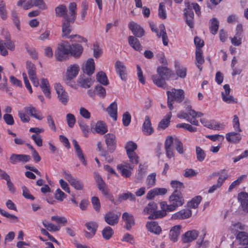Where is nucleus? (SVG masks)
<instances>
[{
  "label": "nucleus",
  "mask_w": 248,
  "mask_h": 248,
  "mask_svg": "<svg viewBox=\"0 0 248 248\" xmlns=\"http://www.w3.org/2000/svg\"><path fill=\"white\" fill-rule=\"evenodd\" d=\"M96 80L98 82L104 85L108 84L107 77L105 72L100 71L96 74Z\"/></svg>",
  "instance_id": "nucleus-44"
},
{
  "label": "nucleus",
  "mask_w": 248,
  "mask_h": 248,
  "mask_svg": "<svg viewBox=\"0 0 248 248\" xmlns=\"http://www.w3.org/2000/svg\"><path fill=\"white\" fill-rule=\"evenodd\" d=\"M69 15L68 16L70 17V19H72V21H75L77 16V4L75 2L70 3L68 6Z\"/></svg>",
  "instance_id": "nucleus-42"
},
{
  "label": "nucleus",
  "mask_w": 248,
  "mask_h": 248,
  "mask_svg": "<svg viewBox=\"0 0 248 248\" xmlns=\"http://www.w3.org/2000/svg\"><path fill=\"white\" fill-rule=\"evenodd\" d=\"M105 142L108 147V151L110 153H113L116 147V137L111 133L106 134L104 136Z\"/></svg>",
  "instance_id": "nucleus-13"
},
{
  "label": "nucleus",
  "mask_w": 248,
  "mask_h": 248,
  "mask_svg": "<svg viewBox=\"0 0 248 248\" xmlns=\"http://www.w3.org/2000/svg\"><path fill=\"white\" fill-rule=\"evenodd\" d=\"M170 204L166 202H162L160 203L161 209L165 210L167 212L174 211L178 207L181 206L184 203V199L182 193L178 190H175L169 197Z\"/></svg>",
  "instance_id": "nucleus-1"
},
{
  "label": "nucleus",
  "mask_w": 248,
  "mask_h": 248,
  "mask_svg": "<svg viewBox=\"0 0 248 248\" xmlns=\"http://www.w3.org/2000/svg\"><path fill=\"white\" fill-rule=\"evenodd\" d=\"M79 71V67L77 64L71 65L68 67L67 69L66 76L64 79V82L66 84L73 87L74 84L72 80L77 77Z\"/></svg>",
  "instance_id": "nucleus-6"
},
{
  "label": "nucleus",
  "mask_w": 248,
  "mask_h": 248,
  "mask_svg": "<svg viewBox=\"0 0 248 248\" xmlns=\"http://www.w3.org/2000/svg\"><path fill=\"white\" fill-rule=\"evenodd\" d=\"M78 83L82 88H89L93 84V82L90 78L80 76L78 78Z\"/></svg>",
  "instance_id": "nucleus-40"
},
{
  "label": "nucleus",
  "mask_w": 248,
  "mask_h": 248,
  "mask_svg": "<svg viewBox=\"0 0 248 248\" xmlns=\"http://www.w3.org/2000/svg\"><path fill=\"white\" fill-rule=\"evenodd\" d=\"M6 47L11 51H14L15 49L14 43L12 40L4 42L3 40L0 39V53L2 56H5L8 54Z\"/></svg>",
  "instance_id": "nucleus-14"
},
{
  "label": "nucleus",
  "mask_w": 248,
  "mask_h": 248,
  "mask_svg": "<svg viewBox=\"0 0 248 248\" xmlns=\"http://www.w3.org/2000/svg\"><path fill=\"white\" fill-rule=\"evenodd\" d=\"M199 235V232L193 230L186 232L182 237L183 242L184 243H189L191 242L197 238Z\"/></svg>",
  "instance_id": "nucleus-19"
},
{
  "label": "nucleus",
  "mask_w": 248,
  "mask_h": 248,
  "mask_svg": "<svg viewBox=\"0 0 248 248\" xmlns=\"http://www.w3.org/2000/svg\"><path fill=\"white\" fill-rule=\"evenodd\" d=\"M158 16L160 18L162 19H165L166 18L165 4L163 2H161L159 4L158 8Z\"/></svg>",
  "instance_id": "nucleus-61"
},
{
  "label": "nucleus",
  "mask_w": 248,
  "mask_h": 248,
  "mask_svg": "<svg viewBox=\"0 0 248 248\" xmlns=\"http://www.w3.org/2000/svg\"><path fill=\"white\" fill-rule=\"evenodd\" d=\"M69 54L75 58H78L83 52V47L81 45L74 44L70 46L69 45Z\"/></svg>",
  "instance_id": "nucleus-22"
},
{
  "label": "nucleus",
  "mask_w": 248,
  "mask_h": 248,
  "mask_svg": "<svg viewBox=\"0 0 248 248\" xmlns=\"http://www.w3.org/2000/svg\"><path fill=\"white\" fill-rule=\"evenodd\" d=\"M95 66L94 60L92 58L89 59L85 65L82 67L83 72L89 76L92 75L94 71Z\"/></svg>",
  "instance_id": "nucleus-24"
},
{
  "label": "nucleus",
  "mask_w": 248,
  "mask_h": 248,
  "mask_svg": "<svg viewBox=\"0 0 248 248\" xmlns=\"http://www.w3.org/2000/svg\"><path fill=\"white\" fill-rule=\"evenodd\" d=\"M119 199L121 201L122 200H126L127 199H129L131 201H135L136 200L135 196L132 193L129 192L120 195L119 197Z\"/></svg>",
  "instance_id": "nucleus-56"
},
{
  "label": "nucleus",
  "mask_w": 248,
  "mask_h": 248,
  "mask_svg": "<svg viewBox=\"0 0 248 248\" xmlns=\"http://www.w3.org/2000/svg\"><path fill=\"white\" fill-rule=\"evenodd\" d=\"M26 68L30 80L34 86L38 87L39 85V82L36 77L35 65L31 62H27L26 63Z\"/></svg>",
  "instance_id": "nucleus-9"
},
{
  "label": "nucleus",
  "mask_w": 248,
  "mask_h": 248,
  "mask_svg": "<svg viewBox=\"0 0 248 248\" xmlns=\"http://www.w3.org/2000/svg\"><path fill=\"white\" fill-rule=\"evenodd\" d=\"M238 199L241 203L243 210L248 212V194L242 192L238 195Z\"/></svg>",
  "instance_id": "nucleus-31"
},
{
  "label": "nucleus",
  "mask_w": 248,
  "mask_h": 248,
  "mask_svg": "<svg viewBox=\"0 0 248 248\" xmlns=\"http://www.w3.org/2000/svg\"><path fill=\"white\" fill-rule=\"evenodd\" d=\"M171 117V112H169L164 118L159 123L158 128L164 129L169 125L170 119Z\"/></svg>",
  "instance_id": "nucleus-41"
},
{
  "label": "nucleus",
  "mask_w": 248,
  "mask_h": 248,
  "mask_svg": "<svg viewBox=\"0 0 248 248\" xmlns=\"http://www.w3.org/2000/svg\"><path fill=\"white\" fill-rule=\"evenodd\" d=\"M233 127L234 130L238 132H240L241 131V129L240 127V123L238 117L237 115H234L233 119Z\"/></svg>",
  "instance_id": "nucleus-64"
},
{
  "label": "nucleus",
  "mask_w": 248,
  "mask_h": 248,
  "mask_svg": "<svg viewBox=\"0 0 248 248\" xmlns=\"http://www.w3.org/2000/svg\"><path fill=\"white\" fill-rule=\"evenodd\" d=\"M228 177V175L226 173L221 175L217 180V184L214 185L208 190V193H213L216 190L219 188L222 185L223 183L225 181Z\"/></svg>",
  "instance_id": "nucleus-35"
},
{
  "label": "nucleus",
  "mask_w": 248,
  "mask_h": 248,
  "mask_svg": "<svg viewBox=\"0 0 248 248\" xmlns=\"http://www.w3.org/2000/svg\"><path fill=\"white\" fill-rule=\"evenodd\" d=\"M63 174L65 179L69 183L71 186L78 190L83 189L84 184L81 181L76 179L71 174L67 173L65 171H63Z\"/></svg>",
  "instance_id": "nucleus-11"
},
{
  "label": "nucleus",
  "mask_w": 248,
  "mask_h": 248,
  "mask_svg": "<svg viewBox=\"0 0 248 248\" xmlns=\"http://www.w3.org/2000/svg\"><path fill=\"white\" fill-rule=\"evenodd\" d=\"M196 63L202 64L204 62V58L202 56V51L201 49H196Z\"/></svg>",
  "instance_id": "nucleus-51"
},
{
  "label": "nucleus",
  "mask_w": 248,
  "mask_h": 248,
  "mask_svg": "<svg viewBox=\"0 0 248 248\" xmlns=\"http://www.w3.org/2000/svg\"><path fill=\"white\" fill-rule=\"evenodd\" d=\"M114 231L109 226L105 227L102 231V235L105 240H109L113 235Z\"/></svg>",
  "instance_id": "nucleus-45"
},
{
  "label": "nucleus",
  "mask_w": 248,
  "mask_h": 248,
  "mask_svg": "<svg viewBox=\"0 0 248 248\" xmlns=\"http://www.w3.org/2000/svg\"><path fill=\"white\" fill-rule=\"evenodd\" d=\"M142 132L146 135H150L154 132L150 117L146 116L142 127Z\"/></svg>",
  "instance_id": "nucleus-26"
},
{
  "label": "nucleus",
  "mask_w": 248,
  "mask_h": 248,
  "mask_svg": "<svg viewBox=\"0 0 248 248\" xmlns=\"http://www.w3.org/2000/svg\"><path fill=\"white\" fill-rule=\"evenodd\" d=\"M154 83H155L157 86L165 88L166 87L165 80L164 78H161L159 76L153 75L152 77Z\"/></svg>",
  "instance_id": "nucleus-46"
},
{
  "label": "nucleus",
  "mask_w": 248,
  "mask_h": 248,
  "mask_svg": "<svg viewBox=\"0 0 248 248\" xmlns=\"http://www.w3.org/2000/svg\"><path fill=\"white\" fill-rule=\"evenodd\" d=\"M66 121L68 126L72 128L76 123V118L75 116L71 113H68L66 115Z\"/></svg>",
  "instance_id": "nucleus-59"
},
{
  "label": "nucleus",
  "mask_w": 248,
  "mask_h": 248,
  "mask_svg": "<svg viewBox=\"0 0 248 248\" xmlns=\"http://www.w3.org/2000/svg\"><path fill=\"white\" fill-rule=\"evenodd\" d=\"M109 116L111 117L114 121L117 119V104L116 102H114L110 104L108 107L107 109Z\"/></svg>",
  "instance_id": "nucleus-33"
},
{
  "label": "nucleus",
  "mask_w": 248,
  "mask_h": 248,
  "mask_svg": "<svg viewBox=\"0 0 248 248\" xmlns=\"http://www.w3.org/2000/svg\"><path fill=\"white\" fill-rule=\"evenodd\" d=\"M172 144H174V139L171 136H168L165 142V149L166 155L169 158L173 156V151L171 148Z\"/></svg>",
  "instance_id": "nucleus-21"
},
{
  "label": "nucleus",
  "mask_w": 248,
  "mask_h": 248,
  "mask_svg": "<svg viewBox=\"0 0 248 248\" xmlns=\"http://www.w3.org/2000/svg\"><path fill=\"white\" fill-rule=\"evenodd\" d=\"M55 11L57 16L62 17L63 18H64L65 16H68L67 8L63 4H60L57 6L55 8Z\"/></svg>",
  "instance_id": "nucleus-37"
},
{
  "label": "nucleus",
  "mask_w": 248,
  "mask_h": 248,
  "mask_svg": "<svg viewBox=\"0 0 248 248\" xmlns=\"http://www.w3.org/2000/svg\"><path fill=\"white\" fill-rule=\"evenodd\" d=\"M192 215L191 210L189 209H183L173 214L172 215V219H184L190 217Z\"/></svg>",
  "instance_id": "nucleus-16"
},
{
  "label": "nucleus",
  "mask_w": 248,
  "mask_h": 248,
  "mask_svg": "<svg viewBox=\"0 0 248 248\" xmlns=\"http://www.w3.org/2000/svg\"><path fill=\"white\" fill-rule=\"evenodd\" d=\"M87 229L93 233H96V231L98 227L97 224L95 222H87L85 224Z\"/></svg>",
  "instance_id": "nucleus-63"
},
{
  "label": "nucleus",
  "mask_w": 248,
  "mask_h": 248,
  "mask_svg": "<svg viewBox=\"0 0 248 248\" xmlns=\"http://www.w3.org/2000/svg\"><path fill=\"white\" fill-rule=\"evenodd\" d=\"M11 16L14 24L16 26L17 29L18 31H20V20L18 18L17 13L15 10H13L11 11Z\"/></svg>",
  "instance_id": "nucleus-52"
},
{
  "label": "nucleus",
  "mask_w": 248,
  "mask_h": 248,
  "mask_svg": "<svg viewBox=\"0 0 248 248\" xmlns=\"http://www.w3.org/2000/svg\"><path fill=\"white\" fill-rule=\"evenodd\" d=\"M128 44L135 50L140 52L142 50V46L139 40L134 36H129L128 38Z\"/></svg>",
  "instance_id": "nucleus-29"
},
{
  "label": "nucleus",
  "mask_w": 248,
  "mask_h": 248,
  "mask_svg": "<svg viewBox=\"0 0 248 248\" xmlns=\"http://www.w3.org/2000/svg\"><path fill=\"white\" fill-rule=\"evenodd\" d=\"M44 226L49 231H58L60 229L59 226H55L52 223H48L46 220L42 222Z\"/></svg>",
  "instance_id": "nucleus-57"
},
{
  "label": "nucleus",
  "mask_w": 248,
  "mask_h": 248,
  "mask_svg": "<svg viewBox=\"0 0 248 248\" xmlns=\"http://www.w3.org/2000/svg\"><path fill=\"white\" fill-rule=\"evenodd\" d=\"M131 115L128 112H124L123 115V123L124 126H128L131 122Z\"/></svg>",
  "instance_id": "nucleus-62"
},
{
  "label": "nucleus",
  "mask_w": 248,
  "mask_h": 248,
  "mask_svg": "<svg viewBox=\"0 0 248 248\" xmlns=\"http://www.w3.org/2000/svg\"><path fill=\"white\" fill-rule=\"evenodd\" d=\"M210 25L209 29L211 33L216 34L218 30L219 22L216 18H213L210 19L209 22Z\"/></svg>",
  "instance_id": "nucleus-43"
},
{
  "label": "nucleus",
  "mask_w": 248,
  "mask_h": 248,
  "mask_svg": "<svg viewBox=\"0 0 248 248\" xmlns=\"http://www.w3.org/2000/svg\"><path fill=\"white\" fill-rule=\"evenodd\" d=\"M69 44L67 41H63L59 45L55 52V56L59 61L66 60L69 54Z\"/></svg>",
  "instance_id": "nucleus-4"
},
{
  "label": "nucleus",
  "mask_w": 248,
  "mask_h": 248,
  "mask_svg": "<svg viewBox=\"0 0 248 248\" xmlns=\"http://www.w3.org/2000/svg\"><path fill=\"white\" fill-rule=\"evenodd\" d=\"M202 198L201 196H197L193 198L187 203V206L190 208H196L198 207Z\"/></svg>",
  "instance_id": "nucleus-49"
},
{
  "label": "nucleus",
  "mask_w": 248,
  "mask_h": 248,
  "mask_svg": "<svg viewBox=\"0 0 248 248\" xmlns=\"http://www.w3.org/2000/svg\"><path fill=\"white\" fill-rule=\"evenodd\" d=\"M238 242L243 245H248V233L245 232H239L236 235Z\"/></svg>",
  "instance_id": "nucleus-38"
},
{
  "label": "nucleus",
  "mask_w": 248,
  "mask_h": 248,
  "mask_svg": "<svg viewBox=\"0 0 248 248\" xmlns=\"http://www.w3.org/2000/svg\"><path fill=\"white\" fill-rule=\"evenodd\" d=\"M31 159V157L26 155H17L13 154L10 157V160L12 164H16L18 162L25 163L28 162Z\"/></svg>",
  "instance_id": "nucleus-17"
},
{
  "label": "nucleus",
  "mask_w": 248,
  "mask_h": 248,
  "mask_svg": "<svg viewBox=\"0 0 248 248\" xmlns=\"http://www.w3.org/2000/svg\"><path fill=\"white\" fill-rule=\"evenodd\" d=\"M177 151L180 154L184 153L183 145L182 142L177 138L174 139V144Z\"/></svg>",
  "instance_id": "nucleus-58"
},
{
  "label": "nucleus",
  "mask_w": 248,
  "mask_h": 248,
  "mask_svg": "<svg viewBox=\"0 0 248 248\" xmlns=\"http://www.w3.org/2000/svg\"><path fill=\"white\" fill-rule=\"evenodd\" d=\"M40 87L42 90L43 93L48 98H50V86L47 79L42 78L41 80V84Z\"/></svg>",
  "instance_id": "nucleus-36"
},
{
  "label": "nucleus",
  "mask_w": 248,
  "mask_h": 248,
  "mask_svg": "<svg viewBox=\"0 0 248 248\" xmlns=\"http://www.w3.org/2000/svg\"><path fill=\"white\" fill-rule=\"evenodd\" d=\"M72 143L75 149L76 153L78 157L80 160L81 162L84 165H87V162L85 159L84 155L82 152L81 149L79 146L77 141L74 139L72 140Z\"/></svg>",
  "instance_id": "nucleus-27"
},
{
  "label": "nucleus",
  "mask_w": 248,
  "mask_h": 248,
  "mask_svg": "<svg viewBox=\"0 0 248 248\" xmlns=\"http://www.w3.org/2000/svg\"><path fill=\"white\" fill-rule=\"evenodd\" d=\"M156 181V174L152 173L149 175L146 179V184L149 187H151L155 186Z\"/></svg>",
  "instance_id": "nucleus-53"
},
{
  "label": "nucleus",
  "mask_w": 248,
  "mask_h": 248,
  "mask_svg": "<svg viewBox=\"0 0 248 248\" xmlns=\"http://www.w3.org/2000/svg\"><path fill=\"white\" fill-rule=\"evenodd\" d=\"M181 229L182 226L180 225H175L171 228L169 232V238L170 241L175 242L178 240Z\"/></svg>",
  "instance_id": "nucleus-20"
},
{
  "label": "nucleus",
  "mask_w": 248,
  "mask_h": 248,
  "mask_svg": "<svg viewBox=\"0 0 248 248\" xmlns=\"http://www.w3.org/2000/svg\"><path fill=\"white\" fill-rule=\"evenodd\" d=\"M167 192V190L165 188H155L149 191L146 197L147 199L151 200L155 196L165 195Z\"/></svg>",
  "instance_id": "nucleus-23"
},
{
  "label": "nucleus",
  "mask_w": 248,
  "mask_h": 248,
  "mask_svg": "<svg viewBox=\"0 0 248 248\" xmlns=\"http://www.w3.org/2000/svg\"><path fill=\"white\" fill-rule=\"evenodd\" d=\"M120 213H117L114 211H109L104 216L105 222L110 226H114L119 222Z\"/></svg>",
  "instance_id": "nucleus-12"
},
{
  "label": "nucleus",
  "mask_w": 248,
  "mask_h": 248,
  "mask_svg": "<svg viewBox=\"0 0 248 248\" xmlns=\"http://www.w3.org/2000/svg\"><path fill=\"white\" fill-rule=\"evenodd\" d=\"M95 179L97 183V187L102 192V193L109 200L115 204L113 195L109 193V190L101 176L98 173L95 174Z\"/></svg>",
  "instance_id": "nucleus-5"
},
{
  "label": "nucleus",
  "mask_w": 248,
  "mask_h": 248,
  "mask_svg": "<svg viewBox=\"0 0 248 248\" xmlns=\"http://www.w3.org/2000/svg\"><path fill=\"white\" fill-rule=\"evenodd\" d=\"M123 167L121 165H118L117 169L123 176L126 178L129 177L131 175V170Z\"/></svg>",
  "instance_id": "nucleus-55"
},
{
  "label": "nucleus",
  "mask_w": 248,
  "mask_h": 248,
  "mask_svg": "<svg viewBox=\"0 0 248 248\" xmlns=\"http://www.w3.org/2000/svg\"><path fill=\"white\" fill-rule=\"evenodd\" d=\"M128 27L135 36V37L140 38L144 35V30L136 23L131 21L128 25Z\"/></svg>",
  "instance_id": "nucleus-15"
},
{
  "label": "nucleus",
  "mask_w": 248,
  "mask_h": 248,
  "mask_svg": "<svg viewBox=\"0 0 248 248\" xmlns=\"http://www.w3.org/2000/svg\"><path fill=\"white\" fill-rule=\"evenodd\" d=\"M157 72L159 77L167 80L169 79L172 75L171 70L165 66L158 67Z\"/></svg>",
  "instance_id": "nucleus-34"
},
{
  "label": "nucleus",
  "mask_w": 248,
  "mask_h": 248,
  "mask_svg": "<svg viewBox=\"0 0 248 248\" xmlns=\"http://www.w3.org/2000/svg\"><path fill=\"white\" fill-rule=\"evenodd\" d=\"M75 21H72V19H70V17L69 16H65L64 18L62 19V37L63 38H67L71 40L74 38H77L78 39V41L79 42L81 41L85 43L87 42V39L80 35L77 34L69 35L73 30L72 24Z\"/></svg>",
  "instance_id": "nucleus-2"
},
{
  "label": "nucleus",
  "mask_w": 248,
  "mask_h": 248,
  "mask_svg": "<svg viewBox=\"0 0 248 248\" xmlns=\"http://www.w3.org/2000/svg\"><path fill=\"white\" fill-rule=\"evenodd\" d=\"M176 127L184 128L190 132H194L197 131V128L193 127L191 125L188 124H178L176 125Z\"/></svg>",
  "instance_id": "nucleus-54"
},
{
  "label": "nucleus",
  "mask_w": 248,
  "mask_h": 248,
  "mask_svg": "<svg viewBox=\"0 0 248 248\" xmlns=\"http://www.w3.org/2000/svg\"><path fill=\"white\" fill-rule=\"evenodd\" d=\"M125 148L127 155H130L131 154L134 155L135 153V150H136L137 145L135 142L130 141L126 143Z\"/></svg>",
  "instance_id": "nucleus-47"
},
{
  "label": "nucleus",
  "mask_w": 248,
  "mask_h": 248,
  "mask_svg": "<svg viewBox=\"0 0 248 248\" xmlns=\"http://www.w3.org/2000/svg\"><path fill=\"white\" fill-rule=\"evenodd\" d=\"M168 99L177 103L182 102L185 98V93L182 89L172 88L171 91L167 92Z\"/></svg>",
  "instance_id": "nucleus-7"
},
{
  "label": "nucleus",
  "mask_w": 248,
  "mask_h": 248,
  "mask_svg": "<svg viewBox=\"0 0 248 248\" xmlns=\"http://www.w3.org/2000/svg\"><path fill=\"white\" fill-rule=\"evenodd\" d=\"M122 218L126 224L125 228L130 230L135 224L134 217L132 215L124 212L122 215Z\"/></svg>",
  "instance_id": "nucleus-28"
},
{
  "label": "nucleus",
  "mask_w": 248,
  "mask_h": 248,
  "mask_svg": "<svg viewBox=\"0 0 248 248\" xmlns=\"http://www.w3.org/2000/svg\"><path fill=\"white\" fill-rule=\"evenodd\" d=\"M94 130L95 132L100 135H104L108 132L107 126L102 121H98L95 124Z\"/></svg>",
  "instance_id": "nucleus-39"
},
{
  "label": "nucleus",
  "mask_w": 248,
  "mask_h": 248,
  "mask_svg": "<svg viewBox=\"0 0 248 248\" xmlns=\"http://www.w3.org/2000/svg\"><path fill=\"white\" fill-rule=\"evenodd\" d=\"M116 71L119 74L122 80L125 81L126 79V67L124 63L119 61H117L115 64Z\"/></svg>",
  "instance_id": "nucleus-18"
},
{
  "label": "nucleus",
  "mask_w": 248,
  "mask_h": 248,
  "mask_svg": "<svg viewBox=\"0 0 248 248\" xmlns=\"http://www.w3.org/2000/svg\"><path fill=\"white\" fill-rule=\"evenodd\" d=\"M226 139L230 143H236L241 140V136L237 132H231L226 134Z\"/></svg>",
  "instance_id": "nucleus-32"
},
{
  "label": "nucleus",
  "mask_w": 248,
  "mask_h": 248,
  "mask_svg": "<svg viewBox=\"0 0 248 248\" xmlns=\"http://www.w3.org/2000/svg\"><path fill=\"white\" fill-rule=\"evenodd\" d=\"M0 16L3 20H6L7 18L6 3L3 0H0Z\"/></svg>",
  "instance_id": "nucleus-48"
},
{
  "label": "nucleus",
  "mask_w": 248,
  "mask_h": 248,
  "mask_svg": "<svg viewBox=\"0 0 248 248\" xmlns=\"http://www.w3.org/2000/svg\"><path fill=\"white\" fill-rule=\"evenodd\" d=\"M146 226L148 231L155 234H159L162 231L161 227L155 221L148 222Z\"/></svg>",
  "instance_id": "nucleus-30"
},
{
  "label": "nucleus",
  "mask_w": 248,
  "mask_h": 248,
  "mask_svg": "<svg viewBox=\"0 0 248 248\" xmlns=\"http://www.w3.org/2000/svg\"><path fill=\"white\" fill-rule=\"evenodd\" d=\"M196 154L197 160L202 162L204 160L205 158L206 154L204 151L200 147H196Z\"/></svg>",
  "instance_id": "nucleus-50"
},
{
  "label": "nucleus",
  "mask_w": 248,
  "mask_h": 248,
  "mask_svg": "<svg viewBox=\"0 0 248 248\" xmlns=\"http://www.w3.org/2000/svg\"><path fill=\"white\" fill-rule=\"evenodd\" d=\"M24 109L26 112L28 113L31 116L37 120H41L43 118V117L41 115V112L37 110L31 105L25 107Z\"/></svg>",
  "instance_id": "nucleus-25"
},
{
  "label": "nucleus",
  "mask_w": 248,
  "mask_h": 248,
  "mask_svg": "<svg viewBox=\"0 0 248 248\" xmlns=\"http://www.w3.org/2000/svg\"><path fill=\"white\" fill-rule=\"evenodd\" d=\"M157 205L154 202H150L145 207L143 213L145 214H150L148 218L150 219H155L165 217L167 215L165 210L161 209V210H157Z\"/></svg>",
  "instance_id": "nucleus-3"
},
{
  "label": "nucleus",
  "mask_w": 248,
  "mask_h": 248,
  "mask_svg": "<svg viewBox=\"0 0 248 248\" xmlns=\"http://www.w3.org/2000/svg\"><path fill=\"white\" fill-rule=\"evenodd\" d=\"M57 94L58 99L62 104L66 105L69 101V96L65 90L60 83H56L54 86Z\"/></svg>",
  "instance_id": "nucleus-8"
},
{
  "label": "nucleus",
  "mask_w": 248,
  "mask_h": 248,
  "mask_svg": "<svg viewBox=\"0 0 248 248\" xmlns=\"http://www.w3.org/2000/svg\"><path fill=\"white\" fill-rule=\"evenodd\" d=\"M95 93L100 97L104 98L106 94V90L101 85H97L95 89Z\"/></svg>",
  "instance_id": "nucleus-60"
},
{
  "label": "nucleus",
  "mask_w": 248,
  "mask_h": 248,
  "mask_svg": "<svg viewBox=\"0 0 248 248\" xmlns=\"http://www.w3.org/2000/svg\"><path fill=\"white\" fill-rule=\"evenodd\" d=\"M186 7L184 9V16L186 18V21L187 25L190 28H192L194 27V13L192 10V6H191L189 2H186Z\"/></svg>",
  "instance_id": "nucleus-10"
}]
</instances>
